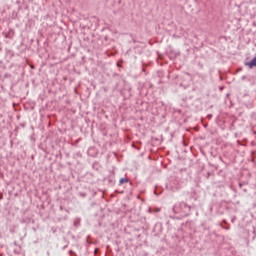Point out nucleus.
Masks as SVG:
<instances>
[{
	"label": "nucleus",
	"instance_id": "obj_3",
	"mask_svg": "<svg viewBox=\"0 0 256 256\" xmlns=\"http://www.w3.org/2000/svg\"><path fill=\"white\" fill-rule=\"evenodd\" d=\"M120 185H123V183H129V179L127 178H121L119 181Z\"/></svg>",
	"mask_w": 256,
	"mask_h": 256
},
{
	"label": "nucleus",
	"instance_id": "obj_2",
	"mask_svg": "<svg viewBox=\"0 0 256 256\" xmlns=\"http://www.w3.org/2000/svg\"><path fill=\"white\" fill-rule=\"evenodd\" d=\"M245 66L249 67V69L256 67V56L250 62H245Z\"/></svg>",
	"mask_w": 256,
	"mask_h": 256
},
{
	"label": "nucleus",
	"instance_id": "obj_1",
	"mask_svg": "<svg viewBox=\"0 0 256 256\" xmlns=\"http://www.w3.org/2000/svg\"><path fill=\"white\" fill-rule=\"evenodd\" d=\"M174 213L177 215H181L182 217H187L189 215V212L191 211V206L187 205L185 202H180L175 204Z\"/></svg>",
	"mask_w": 256,
	"mask_h": 256
}]
</instances>
